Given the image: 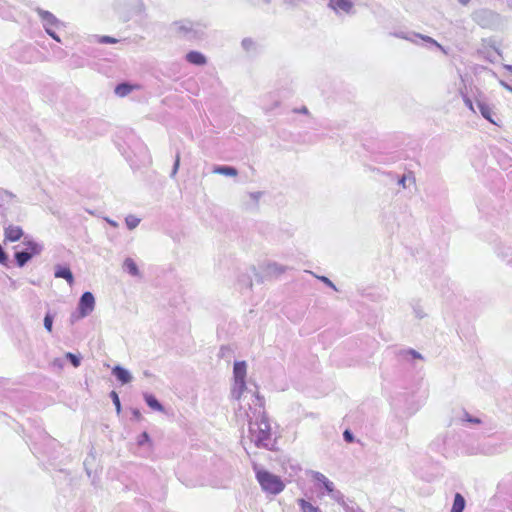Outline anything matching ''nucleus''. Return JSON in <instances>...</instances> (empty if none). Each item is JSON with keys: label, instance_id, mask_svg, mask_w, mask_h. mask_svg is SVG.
Segmentation results:
<instances>
[{"label": "nucleus", "instance_id": "f257e3e1", "mask_svg": "<svg viewBox=\"0 0 512 512\" xmlns=\"http://www.w3.org/2000/svg\"><path fill=\"white\" fill-rule=\"evenodd\" d=\"M236 418L239 422H248L249 438L256 447L272 449L271 426L265 413L263 397L254 396L252 403L246 404L245 408L239 406Z\"/></svg>", "mask_w": 512, "mask_h": 512}, {"label": "nucleus", "instance_id": "f03ea898", "mask_svg": "<svg viewBox=\"0 0 512 512\" xmlns=\"http://www.w3.org/2000/svg\"><path fill=\"white\" fill-rule=\"evenodd\" d=\"M247 364L245 361H236L233 367V386L231 397L239 402V406L245 408L252 403V397H261L255 384L249 386L246 382Z\"/></svg>", "mask_w": 512, "mask_h": 512}, {"label": "nucleus", "instance_id": "7ed1b4c3", "mask_svg": "<svg viewBox=\"0 0 512 512\" xmlns=\"http://www.w3.org/2000/svg\"><path fill=\"white\" fill-rule=\"evenodd\" d=\"M253 469L256 473V479L263 491L277 495L284 490L285 484L279 476L274 475L269 471L260 469L257 464L253 465Z\"/></svg>", "mask_w": 512, "mask_h": 512}, {"label": "nucleus", "instance_id": "20e7f679", "mask_svg": "<svg viewBox=\"0 0 512 512\" xmlns=\"http://www.w3.org/2000/svg\"><path fill=\"white\" fill-rule=\"evenodd\" d=\"M205 25L189 20H180L172 24L173 31L188 40L201 39L204 36Z\"/></svg>", "mask_w": 512, "mask_h": 512}, {"label": "nucleus", "instance_id": "39448f33", "mask_svg": "<svg viewBox=\"0 0 512 512\" xmlns=\"http://www.w3.org/2000/svg\"><path fill=\"white\" fill-rule=\"evenodd\" d=\"M22 243L26 246V249L17 251L14 254L16 263L19 267H24L34 256L40 255L44 249L43 244L35 241L29 235L24 236Z\"/></svg>", "mask_w": 512, "mask_h": 512}, {"label": "nucleus", "instance_id": "423d86ee", "mask_svg": "<svg viewBox=\"0 0 512 512\" xmlns=\"http://www.w3.org/2000/svg\"><path fill=\"white\" fill-rule=\"evenodd\" d=\"M95 309V298L94 295L86 291L84 292L78 302L77 310L70 316L71 323L89 316Z\"/></svg>", "mask_w": 512, "mask_h": 512}, {"label": "nucleus", "instance_id": "0eeeda50", "mask_svg": "<svg viewBox=\"0 0 512 512\" xmlns=\"http://www.w3.org/2000/svg\"><path fill=\"white\" fill-rule=\"evenodd\" d=\"M396 37L407 40L414 44H419V41L421 40L423 42V45L427 48L435 47L442 51L444 54H447V50L438 43L435 39H433L430 36L422 35L416 32H399L395 34Z\"/></svg>", "mask_w": 512, "mask_h": 512}, {"label": "nucleus", "instance_id": "6e6552de", "mask_svg": "<svg viewBox=\"0 0 512 512\" xmlns=\"http://www.w3.org/2000/svg\"><path fill=\"white\" fill-rule=\"evenodd\" d=\"M327 5L338 16L354 13V3L352 0H330Z\"/></svg>", "mask_w": 512, "mask_h": 512}, {"label": "nucleus", "instance_id": "1a4fd4ad", "mask_svg": "<svg viewBox=\"0 0 512 512\" xmlns=\"http://www.w3.org/2000/svg\"><path fill=\"white\" fill-rule=\"evenodd\" d=\"M35 12L38 14L45 31L47 29L59 28L60 25H62L61 21L54 14L47 10L37 7Z\"/></svg>", "mask_w": 512, "mask_h": 512}, {"label": "nucleus", "instance_id": "9d476101", "mask_svg": "<svg viewBox=\"0 0 512 512\" xmlns=\"http://www.w3.org/2000/svg\"><path fill=\"white\" fill-rule=\"evenodd\" d=\"M14 200L15 196L11 192L0 188V215L2 217V222L4 225L8 221L6 206L12 204Z\"/></svg>", "mask_w": 512, "mask_h": 512}, {"label": "nucleus", "instance_id": "9b49d317", "mask_svg": "<svg viewBox=\"0 0 512 512\" xmlns=\"http://www.w3.org/2000/svg\"><path fill=\"white\" fill-rule=\"evenodd\" d=\"M4 236L5 239L10 242H15L20 240L22 237L24 238V232L20 226L8 225L4 227Z\"/></svg>", "mask_w": 512, "mask_h": 512}, {"label": "nucleus", "instance_id": "f8f14e48", "mask_svg": "<svg viewBox=\"0 0 512 512\" xmlns=\"http://www.w3.org/2000/svg\"><path fill=\"white\" fill-rule=\"evenodd\" d=\"M475 104L483 118H485L492 124H496L495 120L492 117V108L486 103V101L483 98H476Z\"/></svg>", "mask_w": 512, "mask_h": 512}, {"label": "nucleus", "instance_id": "ddd939ff", "mask_svg": "<svg viewBox=\"0 0 512 512\" xmlns=\"http://www.w3.org/2000/svg\"><path fill=\"white\" fill-rule=\"evenodd\" d=\"M112 374H113V375L117 378V380H118L119 382H121L122 384H128V383H130V382L132 381V379H133V377H132L131 373H130L127 369H125V368H123V367H121V366H119V365L115 366V367L112 369Z\"/></svg>", "mask_w": 512, "mask_h": 512}, {"label": "nucleus", "instance_id": "4468645a", "mask_svg": "<svg viewBox=\"0 0 512 512\" xmlns=\"http://www.w3.org/2000/svg\"><path fill=\"white\" fill-rule=\"evenodd\" d=\"M54 276L56 278H63L65 279L69 285H72L74 283V277L70 270V268L62 265H57L55 267Z\"/></svg>", "mask_w": 512, "mask_h": 512}, {"label": "nucleus", "instance_id": "2eb2a0df", "mask_svg": "<svg viewBox=\"0 0 512 512\" xmlns=\"http://www.w3.org/2000/svg\"><path fill=\"white\" fill-rule=\"evenodd\" d=\"M185 58L189 63L197 66H202L207 63L205 55L198 51L188 52Z\"/></svg>", "mask_w": 512, "mask_h": 512}, {"label": "nucleus", "instance_id": "dca6fc26", "mask_svg": "<svg viewBox=\"0 0 512 512\" xmlns=\"http://www.w3.org/2000/svg\"><path fill=\"white\" fill-rule=\"evenodd\" d=\"M213 173L229 176V177H235L238 175V171L236 168L232 166H215L212 170Z\"/></svg>", "mask_w": 512, "mask_h": 512}, {"label": "nucleus", "instance_id": "f3484780", "mask_svg": "<svg viewBox=\"0 0 512 512\" xmlns=\"http://www.w3.org/2000/svg\"><path fill=\"white\" fill-rule=\"evenodd\" d=\"M144 399H145V402L147 403V405L151 409H153L155 411H159V412H162L164 410L163 405L155 398L154 395L145 393Z\"/></svg>", "mask_w": 512, "mask_h": 512}, {"label": "nucleus", "instance_id": "a211bd4d", "mask_svg": "<svg viewBox=\"0 0 512 512\" xmlns=\"http://www.w3.org/2000/svg\"><path fill=\"white\" fill-rule=\"evenodd\" d=\"M466 501L460 493L454 496L453 505L450 512H463L465 509Z\"/></svg>", "mask_w": 512, "mask_h": 512}, {"label": "nucleus", "instance_id": "6ab92c4d", "mask_svg": "<svg viewBox=\"0 0 512 512\" xmlns=\"http://www.w3.org/2000/svg\"><path fill=\"white\" fill-rule=\"evenodd\" d=\"M297 504L299 505L301 512H322L317 506L303 498L298 499Z\"/></svg>", "mask_w": 512, "mask_h": 512}, {"label": "nucleus", "instance_id": "aec40b11", "mask_svg": "<svg viewBox=\"0 0 512 512\" xmlns=\"http://www.w3.org/2000/svg\"><path fill=\"white\" fill-rule=\"evenodd\" d=\"M123 268L125 271H127L132 276H139V269L131 258H126L123 263Z\"/></svg>", "mask_w": 512, "mask_h": 512}, {"label": "nucleus", "instance_id": "412c9836", "mask_svg": "<svg viewBox=\"0 0 512 512\" xmlns=\"http://www.w3.org/2000/svg\"><path fill=\"white\" fill-rule=\"evenodd\" d=\"M133 90V87L130 84L127 83H121L118 84L115 87V94L119 97H125L127 96L131 91Z\"/></svg>", "mask_w": 512, "mask_h": 512}, {"label": "nucleus", "instance_id": "4be33fe9", "mask_svg": "<svg viewBox=\"0 0 512 512\" xmlns=\"http://www.w3.org/2000/svg\"><path fill=\"white\" fill-rule=\"evenodd\" d=\"M266 271L270 274H282L286 271V268L277 262H269L267 263Z\"/></svg>", "mask_w": 512, "mask_h": 512}, {"label": "nucleus", "instance_id": "5701e85b", "mask_svg": "<svg viewBox=\"0 0 512 512\" xmlns=\"http://www.w3.org/2000/svg\"><path fill=\"white\" fill-rule=\"evenodd\" d=\"M241 46L248 53L255 52L257 48V44L252 38H244L241 42Z\"/></svg>", "mask_w": 512, "mask_h": 512}, {"label": "nucleus", "instance_id": "b1692460", "mask_svg": "<svg viewBox=\"0 0 512 512\" xmlns=\"http://www.w3.org/2000/svg\"><path fill=\"white\" fill-rule=\"evenodd\" d=\"M408 182H409V184H415L416 180L412 174L402 175L398 180V185L402 186L405 189L408 187V184H407Z\"/></svg>", "mask_w": 512, "mask_h": 512}, {"label": "nucleus", "instance_id": "393cba45", "mask_svg": "<svg viewBox=\"0 0 512 512\" xmlns=\"http://www.w3.org/2000/svg\"><path fill=\"white\" fill-rule=\"evenodd\" d=\"M329 496L336 502H338L339 504H341L343 506V508L345 509V505H348L345 500H344V495L339 491V490H336L335 488L333 489V492H330L329 493Z\"/></svg>", "mask_w": 512, "mask_h": 512}, {"label": "nucleus", "instance_id": "a878e982", "mask_svg": "<svg viewBox=\"0 0 512 512\" xmlns=\"http://www.w3.org/2000/svg\"><path fill=\"white\" fill-rule=\"evenodd\" d=\"M460 419L462 421H466V422H469L471 424H480L481 423V420L477 417H473L471 416L467 411L463 410L461 412V416H460Z\"/></svg>", "mask_w": 512, "mask_h": 512}, {"label": "nucleus", "instance_id": "bb28decb", "mask_svg": "<svg viewBox=\"0 0 512 512\" xmlns=\"http://www.w3.org/2000/svg\"><path fill=\"white\" fill-rule=\"evenodd\" d=\"M53 320H54V315L51 314V312H47L45 317H44V327L45 329L48 331V332H52V329H53Z\"/></svg>", "mask_w": 512, "mask_h": 512}, {"label": "nucleus", "instance_id": "cd10ccee", "mask_svg": "<svg viewBox=\"0 0 512 512\" xmlns=\"http://www.w3.org/2000/svg\"><path fill=\"white\" fill-rule=\"evenodd\" d=\"M125 222H126L128 229L132 230L139 225L140 219H138L137 217H135L133 215H129L126 217Z\"/></svg>", "mask_w": 512, "mask_h": 512}, {"label": "nucleus", "instance_id": "c85d7f7f", "mask_svg": "<svg viewBox=\"0 0 512 512\" xmlns=\"http://www.w3.org/2000/svg\"><path fill=\"white\" fill-rule=\"evenodd\" d=\"M282 4L288 8V9H297L299 8L300 4L303 2V0H281Z\"/></svg>", "mask_w": 512, "mask_h": 512}, {"label": "nucleus", "instance_id": "c756f323", "mask_svg": "<svg viewBox=\"0 0 512 512\" xmlns=\"http://www.w3.org/2000/svg\"><path fill=\"white\" fill-rule=\"evenodd\" d=\"M110 397L115 405L117 414H119L121 412V403L118 394L115 391H112L110 393Z\"/></svg>", "mask_w": 512, "mask_h": 512}, {"label": "nucleus", "instance_id": "7c9ffc66", "mask_svg": "<svg viewBox=\"0 0 512 512\" xmlns=\"http://www.w3.org/2000/svg\"><path fill=\"white\" fill-rule=\"evenodd\" d=\"M65 357L71 362V364L74 367H78L80 365V358L77 355L71 352H67Z\"/></svg>", "mask_w": 512, "mask_h": 512}, {"label": "nucleus", "instance_id": "2f4dec72", "mask_svg": "<svg viewBox=\"0 0 512 512\" xmlns=\"http://www.w3.org/2000/svg\"><path fill=\"white\" fill-rule=\"evenodd\" d=\"M97 41L101 44H114L118 42L116 38L110 36H98Z\"/></svg>", "mask_w": 512, "mask_h": 512}, {"label": "nucleus", "instance_id": "473e14b6", "mask_svg": "<svg viewBox=\"0 0 512 512\" xmlns=\"http://www.w3.org/2000/svg\"><path fill=\"white\" fill-rule=\"evenodd\" d=\"M179 166H180V153L178 152V153L176 154L175 161H174V165H173V168H172V171H171V174H170V176H171L172 178H174V177H175V175L177 174L178 169H179Z\"/></svg>", "mask_w": 512, "mask_h": 512}, {"label": "nucleus", "instance_id": "72a5a7b5", "mask_svg": "<svg viewBox=\"0 0 512 512\" xmlns=\"http://www.w3.org/2000/svg\"><path fill=\"white\" fill-rule=\"evenodd\" d=\"M312 477L315 481L321 483L322 485L324 484V482H326V480H329L324 474L320 472H313Z\"/></svg>", "mask_w": 512, "mask_h": 512}, {"label": "nucleus", "instance_id": "f704fd0d", "mask_svg": "<svg viewBox=\"0 0 512 512\" xmlns=\"http://www.w3.org/2000/svg\"><path fill=\"white\" fill-rule=\"evenodd\" d=\"M462 99L471 111L476 112L473 101L465 93H462Z\"/></svg>", "mask_w": 512, "mask_h": 512}, {"label": "nucleus", "instance_id": "c9c22d12", "mask_svg": "<svg viewBox=\"0 0 512 512\" xmlns=\"http://www.w3.org/2000/svg\"><path fill=\"white\" fill-rule=\"evenodd\" d=\"M343 438H344V440H345L346 442H348V443H352V442L354 441V435H353V433H352L350 430H348V429H346V430L343 432Z\"/></svg>", "mask_w": 512, "mask_h": 512}, {"label": "nucleus", "instance_id": "e433bc0d", "mask_svg": "<svg viewBox=\"0 0 512 512\" xmlns=\"http://www.w3.org/2000/svg\"><path fill=\"white\" fill-rule=\"evenodd\" d=\"M135 8L137 9L138 13L144 14L146 11L145 4L141 0H136Z\"/></svg>", "mask_w": 512, "mask_h": 512}, {"label": "nucleus", "instance_id": "4c0bfd02", "mask_svg": "<svg viewBox=\"0 0 512 512\" xmlns=\"http://www.w3.org/2000/svg\"><path fill=\"white\" fill-rule=\"evenodd\" d=\"M55 29H56V28L47 29V30H46V33H47L51 38H53L55 41L60 42V41H61V39H60V37L56 34Z\"/></svg>", "mask_w": 512, "mask_h": 512}, {"label": "nucleus", "instance_id": "58836bf2", "mask_svg": "<svg viewBox=\"0 0 512 512\" xmlns=\"http://www.w3.org/2000/svg\"><path fill=\"white\" fill-rule=\"evenodd\" d=\"M318 279H320L323 283H325L327 286L331 287L332 289L336 290V286L333 284V282L325 277V276H320L318 277Z\"/></svg>", "mask_w": 512, "mask_h": 512}, {"label": "nucleus", "instance_id": "ea45409f", "mask_svg": "<svg viewBox=\"0 0 512 512\" xmlns=\"http://www.w3.org/2000/svg\"><path fill=\"white\" fill-rule=\"evenodd\" d=\"M323 487L325 488V490L327 491L328 494L330 492H333V489L335 488L334 483L330 480H326V482H324V484H323Z\"/></svg>", "mask_w": 512, "mask_h": 512}, {"label": "nucleus", "instance_id": "a19ab883", "mask_svg": "<svg viewBox=\"0 0 512 512\" xmlns=\"http://www.w3.org/2000/svg\"><path fill=\"white\" fill-rule=\"evenodd\" d=\"M7 259H8L7 254L4 251L3 247L0 245V264L5 265L7 262Z\"/></svg>", "mask_w": 512, "mask_h": 512}, {"label": "nucleus", "instance_id": "79ce46f5", "mask_svg": "<svg viewBox=\"0 0 512 512\" xmlns=\"http://www.w3.org/2000/svg\"><path fill=\"white\" fill-rule=\"evenodd\" d=\"M149 441V435L146 432H143L138 440L139 445H143L145 442Z\"/></svg>", "mask_w": 512, "mask_h": 512}, {"label": "nucleus", "instance_id": "37998d69", "mask_svg": "<svg viewBox=\"0 0 512 512\" xmlns=\"http://www.w3.org/2000/svg\"><path fill=\"white\" fill-rule=\"evenodd\" d=\"M414 313H415V316L419 319L423 318L426 316V314L424 313V311L421 309V308H414Z\"/></svg>", "mask_w": 512, "mask_h": 512}, {"label": "nucleus", "instance_id": "c03bdc74", "mask_svg": "<svg viewBox=\"0 0 512 512\" xmlns=\"http://www.w3.org/2000/svg\"><path fill=\"white\" fill-rule=\"evenodd\" d=\"M249 197L255 202L257 203L259 198L261 197V192H251L249 193Z\"/></svg>", "mask_w": 512, "mask_h": 512}, {"label": "nucleus", "instance_id": "a18cd8bd", "mask_svg": "<svg viewBox=\"0 0 512 512\" xmlns=\"http://www.w3.org/2000/svg\"><path fill=\"white\" fill-rule=\"evenodd\" d=\"M345 512H362L358 507L345 505Z\"/></svg>", "mask_w": 512, "mask_h": 512}, {"label": "nucleus", "instance_id": "49530a36", "mask_svg": "<svg viewBox=\"0 0 512 512\" xmlns=\"http://www.w3.org/2000/svg\"><path fill=\"white\" fill-rule=\"evenodd\" d=\"M407 353L410 354L415 359H421L422 358L421 354L418 353L417 351L413 350V349L408 350Z\"/></svg>", "mask_w": 512, "mask_h": 512}, {"label": "nucleus", "instance_id": "de8ad7c7", "mask_svg": "<svg viewBox=\"0 0 512 512\" xmlns=\"http://www.w3.org/2000/svg\"><path fill=\"white\" fill-rule=\"evenodd\" d=\"M500 85H501L502 87H504L506 90H508L509 92H511V93H512V86H511V85H509L508 83H506V82H505V81H503V80H500Z\"/></svg>", "mask_w": 512, "mask_h": 512}, {"label": "nucleus", "instance_id": "09e8293b", "mask_svg": "<svg viewBox=\"0 0 512 512\" xmlns=\"http://www.w3.org/2000/svg\"><path fill=\"white\" fill-rule=\"evenodd\" d=\"M133 416L136 418V419H139L141 417V413L139 410L135 409L133 410Z\"/></svg>", "mask_w": 512, "mask_h": 512}, {"label": "nucleus", "instance_id": "8fccbe9b", "mask_svg": "<svg viewBox=\"0 0 512 512\" xmlns=\"http://www.w3.org/2000/svg\"><path fill=\"white\" fill-rule=\"evenodd\" d=\"M471 0H458V2L463 5V6H466L470 3Z\"/></svg>", "mask_w": 512, "mask_h": 512}, {"label": "nucleus", "instance_id": "3c124183", "mask_svg": "<svg viewBox=\"0 0 512 512\" xmlns=\"http://www.w3.org/2000/svg\"><path fill=\"white\" fill-rule=\"evenodd\" d=\"M504 68H505L506 70H508V71L512 72V65H508V64H506V65H504Z\"/></svg>", "mask_w": 512, "mask_h": 512}, {"label": "nucleus", "instance_id": "603ef678", "mask_svg": "<svg viewBox=\"0 0 512 512\" xmlns=\"http://www.w3.org/2000/svg\"><path fill=\"white\" fill-rule=\"evenodd\" d=\"M107 221H108V223H109L110 225H112V226H114V227H116V226H117V223H116L115 221H113V220H107Z\"/></svg>", "mask_w": 512, "mask_h": 512}, {"label": "nucleus", "instance_id": "864d4df0", "mask_svg": "<svg viewBox=\"0 0 512 512\" xmlns=\"http://www.w3.org/2000/svg\"><path fill=\"white\" fill-rule=\"evenodd\" d=\"M299 112L306 114L308 112L306 107H303Z\"/></svg>", "mask_w": 512, "mask_h": 512}]
</instances>
